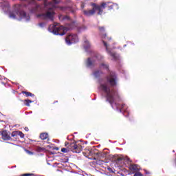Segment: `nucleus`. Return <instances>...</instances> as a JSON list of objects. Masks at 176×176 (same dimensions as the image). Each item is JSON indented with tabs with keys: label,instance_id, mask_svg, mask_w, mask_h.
I'll return each mask as SVG.
<instances>
[{
	"label": "nucleus",
	"instance_id": "nucleus-1",
	"mask_svg": "<svg viewBox=\"0 0 176 176\" xmlns=\"http://www.w3.org/2000/svg\"><path fill=\"white\" fill-rule=\"evenodd\" d=\"M118 85V76L113 72H110L109 74L104 78L99 80L98 89L102 91V96L105 97L107 101L109 102L113 109L124 113V116H129V111H126V104L118 103L120 100L118 91L113 87Z\"/></svg>",
	"mask_w": 176,
	"mask_h": 176
},
{
	"label": "nucleus",
	"instance_id": "nucleus-2",
	"mask_svg": "<svg viewBox=\"0 0 176 176\" xmlns=\"http://www.w3.org/2000/svg\"><path fill=\"white\" fill-rule=\"evenodd\" d=\"M83 47L85 52L89 53L91 57L88 58L85 61L87 68H93V67L97 64L96 61H102L104 60V56L98 54V52L91 50V44L86 36H84L83 37Z\"/></svg>",
	"mask_w": 176,
	"mask_h": 176
},
{
	"label": "nucleus",
	"instance_id": "nucleus-3",
	"mask_svg": "<svg viewBox=\"0 0 176 176\" xmlns=\"http://www.w3.org/2000/svg\"><path fill=\"white\" fill-rule=\"evenodd\" d=\"M23 5L16 4L14 6V12H10L9 17L13 20H23L26 23H28L31 20V16L29 13L23 10Z\"/></svg>",
	"mask_w": 176,
	"mask_h": 176
},
{
	"label": "nucleus",
	"instance_id": "nucleus-4",
	"mask_svg": "<svg viewBox=\"0 0 176 176\" xmlns=\"http://www.w3.org/2000/svg\"><path fill=\"white\" fill-rule=\"evenodd\" d=\"M110 3H102L100 6L96 4V3H91V6H92V10H83V13L85 16H93L96 12H98V14H102L104 9H105V6H109V10L111 9H119V6L116 3H113L109 6Z\"/></svg>",
	"mask_w": 176,
	"mask_h": 176
},
{
	"label": "nucleus",
	"instance_id": "nucleus-5",
	"mask_svg": "<svg viewBox=\"0 0 176 176\" xmlns=\"http://www.w3.org/2000/svg\"><path fill=\"white\" fill-rule=\"evenodd\" d=\"M75 28V22H72L68 25L67 27H64L63 25H60V24L55 23L52 25H50L48 28V31L54 34V35H65V32L68 31V30H72V28Z\"/></svg>",
	"mask_w": 176,
	"mask_h": 176
},
{
	"label": "nucleus",
	"instance_id": "nucleus-6",
	"mask_svg": "<svg viewBox=\"0 0 176 176\" xmlns=\"http://www.w3.org/2000/svg\"><path fill=\"white\" fill-rule=\"evenodd\" d=\"M102 39L103 45L104 47H106V51L107 52L108 54L111 56L112 60H113L114 61H118V60H120V56H119V54L112 52V50H111L109 45H108V43H107V41H110L111 38H108V36H107V34H103L102 36Z\"/></svg>",
	"mask_w": 176,
	"mask_h": 176
},
{
	"label": "nucleus",
	"instance_id": "nucleus-7",
	"mask_svg": "<svg viewBox=\"0 0 176 176\" xmlns=\"http://www.w3.org/2000/svg\"><path fill=\"white\" fill-rule=\"evenodd\" d=\"M71 151L74 153H80L82 151V146L76 144V142H72L67 148H62L61 152L63 153H68Z\"/></svg>",
	"mask_w": 176,
	"mask_h": 176
},
{
	"label": "nucleus",
	"instance_id": "nucleus-8",
	"mask_svg": "<svg viewBox=\"0 0 176 176\" xmlns=\"http://www.w3.org/2000/svg\"><path fill=\"white\" fill-rule=\"evenodd\" d=\"M78 42H79V38L76 34H69L65 38V43L68 46H70V45H72V43H76Z\"/></svg>",
	"mask_w": 176,
	"mask_h": 176
},
{
	"label": "nucleus",
	"instance_id": "nucleus-9",
	"mask_svg": "<svg viewBox=\"0 0 176 176\" xmlns=\"http://www.w3.org/2000/svg\"><path fill=\"white\" fill-rule=\"evenodd\" d=\"M0 8L5 13L9 12V3L6 0H0Z\"/></svg>",
	"mask_w": 176,
	"mask_h": 176
},
{
	"label": "nucleus",
	"instance_id": "nucleus-10",
	"mask_svg": "<svg viewBox=\"0 0 176 176\" xmlns=\"http://www.w3.org/2000/svg\"><path fill=\"white\" fill-rule=\"evenodd\" d=\"M100 69H104V71H107L108 72V71H109V65H108V63L103 62L100 64Z\"/></svg>",
	"mask_w": 176,
	"mask_h": 176
},
{
	"label": "nucleus",
	"instance_id": "nucleus-11",
	"mask_svg": "<svg viewBox=\"0 0 176 176\" xmlns=\"http://www.w3.org/2000/svg\"><path fill=\"white\" fill-rule=\"evenodd\" d=\"M2 138L5 141H9L10 140V136L8 134L6 131H3L1 133Z\"/></svg>",
	"mask_w": 176,
	"mask_h": 176
},
{
	"label": "nucleus",
	"instance_id": "nucleus-12",
	"mask_svg": "<svg viewBox=\"0 0 176 176\" xmlns=\"http://www.w3.org/2000/svg\"><path fill=\"white\" fill-rule=\"evenodd\" d=\"M129 168L131 171H140V166L137 164H131Z\"/></svg>",
	"mask_w": 176,
	"mask_h": 176
},
{
	"label": "nucleus",
	"instance_id": "nucleus-13",
	"mask_svg": "<svg viewBox=\"0 0 176 176\" xmlns=\"http://www.w3.org/2000/svg\"><path fill=\"white\" fill-rule=\"evenodd\" d=\"M102 74V72L100 70H96L93 72V75L95 78H99V76Z\"/></svg>",
	"mask_w": 176,
	"mask_h": 176
},
{
	"label": "nucleus",
	"instance_id": "nucleus-14",
	"mask_svg": "<svg viewBox=\"0 0 176 176\" xmlns=\"http://www.w3.org/2000/svg\"><path fill=\"white\" fill-rule=\"evenodd\" d=\"M49 137V134L47 133H43L40 135V138L41 140H46Z\"/></svg>",
	"mask_w": 176,
	"mask_h": 176
},
{
	"label": "nucleus",
	"instance_id": "nucleus-15",
	"mask_svg": "<svg viewBox=\"0 0 176 176\" xmlns=\"http://www.w3.org/2000/svg\"><path fill=\"white\" fill-rule=\"evenodd\" d=\"M23 94H25V96H27V97H34V94H32L30 92L23 91Z\"/></svg>",
	"mask_w": 176,
	"mask_h": 176
},
{
	"label": "nucleus",
	"instance_id": "nucleus-16",
	"mask_svg": "<svg viewBox=\"0 0 176 176\" xmlns=\"http://www.w3.org/2000/svg\"><path fill=\"white\" fill-rule=\"evenodd\" d=\"M12 137L19 136V131H13L11 134Z\"/></svg>",
	"mask_w": 176,
	"mask_h": 176
},
{
	"label": "nucleus",
	"instance_id": "nucleus-17",
	"mask_svg": "<svg viewBox=\"0 0 176 176\" xmlns=\"http://www.w3.org/2000/svg\"><path fill=\"white\" fill-rule=\"evenodd\" d=\"M86 30H87V28L85 25H82L80 28L79 31L81 32V31H85Z\"/></svg>",
	"mask_w": 176,
	"mask_h": 176
},
{
	"label": "nucleus",
	"instance_id": "nucleus-18",
	"mask_svg": "<svg viewBox=\"0 0 176 176\" xmlns=\"http://www.w3.org/2000/svg\"><path fill=\"white\" fill-rule=\"evenodd\" d=\"M18 135H19L21 138H24V133H23L21 131H18Z\"/></svg>",
	"mask_w": 176,
	"mask_h": 176
},
{
	"label": "nucleus",
	"instance_id": "nucleus-19",
	"mask_svg": "<svg viewBox=\"0 0 176 176\" xmlns=\"http://www.w3.org/2000/svg\"><path fill=\"white\" fill-rule=\"evenodd\" d=\"M46 25V23L42 22V23H38V26L41 28H43V27H45Z\"/></svg>",
	"mask_w": 176,
	"mask_h": 176
},
{
	"label": "nucleus",
	"instance_id": "nucleus-20",
	"mask_svg": "<svg viewBox=\"0 0 176 176\" xmlns=\"http://www.w3.org/2000/svg\"><path fill=\"white\" fill-rule=\"evenodd\" d=\"M63 20L71 21V18H69V16H65L63 17Z\"/></svg>",
	"mask_w": 176,
	"mask_h": 176
},
{
	"label": "nucleus",
	"instance_id": "nucleus-21",
	"mask_svg": "<svg viewBox=\"0 0 176 176\" xmlns=\"http://www.w3.org/2000/svg\"><path fill=\"white\" fill-rule=\"evenodd\" d=\"M23 176H34V174H32V173H26V174H23Z\"/></svg>",
	"mask_w": 176,
	"mask_h": 176
},
{
	"label": "nucleus",
	"instance_id": "nucleus-22",
	"mask_svg": "<svg viewBox=\"0 0 176 176\" xmlns=\"http://www.w3.org/2000/svg\"><path fill=\"white\" fill-rule=\"evenodd\" d=\"M134 176H142V175L141 173L138 172V173H135L134 174Z\"/></svg>",
	"mask_w": 176,
	"mask_h": 176
},
{
	"label": "nucleus",
	"instance_id": "nucleus-23",
	"mask_svg": "<svg viewBox=\"0 0 176 176\" xmlns=\"http://www.w3.org/2000/svg\"><path fill=\"white\" fill-rule=\"evenodd\" d=\"M99 30L102 32H104V31H105V29L104 28V27L99 28Z\"/></svg>",
	"mask_w": 176,
	"mask_h": 176
},
{
	"label": "nucleus",
	"instance_id": "nucleus-24",
	"mask_svg": "<svg viewBox=\"0 0 176 176\" xmlns=\"http://www.w3.org/2000/svg\"><path fill=\"white\" fill-rule=\"evenodd\" d=\"M98 164H104V161L102 160H99L97 162Z\"/></svg>",
	"mask_w": 176,
	"mask_h": 176
},
{
	"label": "nucleus",
	"instance_id": "nucleus-25",
	"mask_svg": "<svg viewBox=\"0 0 176 176\" xmlns=\"http://www.w3.org/2000/svg\"><path fill=\"white\" fill-rule=\"evenodd\" d=\"M24 102H29V104H31V103L32 102V100H25Z\"/></svg>",
	"mask_w": 176,
	"mask_h": 176
},
{
	"label": "nucleus",
	"instance_id": "nucleus-26",
	"mask_svg": "<svg viewBox=\"0 0 176 176\" xmlns=\"http://www.w3.org/2000/svg\"><path fill=\"white\" fill-rule=\"evenodd\" d=\"M26 152H27V153H28V155H34V153H32L28 150H26Z\"/></svg>",
	"mask_w": 176,
	"mask_h": 176
},
{
	"label": "nucleus",
	"instance_id": "nucleus-27",
	"mask_svg": "<svg viewBox=\"0 0 176 176\" xmlns=\"http://www.w3.org/2000/svg\"><path fill=\"white\" fill-rule=\"evenodd\" d=\"M70 12L72 13H75V10L72 9V8H70Z\"/></svg>",
	"mask_w": 176,
	"mask_h": 176
},
{
	"label": "nucleus",
	"instance_id": "nucleus-28",
	"mask_svg": "<svg viewBox=\"0 0 176 176\" xmlns=\"http://www.w3.org/2000/svg\"><path fill=\"white\" fill-rule=\"evenodd\" d=\"M25 104L26 105V107H30V102H26Z\"/></svg>",
	"mask_w": 176,
	"mask_h": 176
},
{
	"label": "nucleus",
	"instance_id": "nucleus-29",
	"mask_svg": "<svg viewBox=\"0 0 176 176\" xmlns=\"http://www.w3.org/2000/svg\"><path fill=\"white\" fill-rule=\"evenodd\" d=\"M81 8H82V9H84V8H85V3H82V4H81Z\"/></svg>",
	"mask_w": 176,
	"mask_h": 176
},
{
	"label": "nucleus",
	"instance_id": "nucleus-30",
	"mask_svg": "<svg viewBox=\"0 0 176 176\" xmlns=\"http://www.w3.org/2000/svg\"><path fill=\"white\" fill-rule=\"evenodd\" d=\"M145 171V174H151L150 172H148V170H144Z\"/></svg>",
	"mask_w": 176,
	"mask_h": 176
},
{
	"label": "nucleus",
	"instance_id": "nucleus-31",
	"mask_svg": "<svg viewBox=\"0 0 176 176\" xmlns=\"http://www.w3.org/2000/svg\"><path fill=\"white\" fill-rule=\"evenodd\" d=\"M25 131H29L28 127H25Z\"/></svg>",
	"mask_w": 176,
	"mask_h": 176
},
{
	"label": "nucleus",
	"instance_id": "nucleus-32",
	"mask_svg": "<svg viewBox=\"0 0 176 176\" xmlns=\"http://www.w3.org/2000/svg\"><path fill=\"white\" fill-rule=\"evenodd\" d=\"M68 145H69V143H65V146H68Z\"/></svg>",
	"mask_w": 176,
	"mask_h": 176
},
{
	"label": "nucleus",
	"instance_id": "nucleus-33",
	"mask_svg": "<svg viewBox=\"0 0 176 176\" xmlns=\"http://www.w3.org/2000/svg\"><path fill=\"white\" fill-rule=\"evenodd\" d=\"M38 151H42V148L38 147Z\"/></svg>",
	"mask_w": 176,
	"mask_h": 176
},
{
	"label": "nucleus",
	"instance_id": "nucleus-34",
	"mask_svg": "<svg viewBox=\"0 0 176 176\" xmlns=\"http://www.w3.org/2000/svg\"><path fill=\"white\" fill-rule=\"evenodd\" d=\"M127 160H128V161L130 160V158H127Z\"/></svg>",
	"mask_w": 176,
	"mask_h": 176
},
{
	"label": "nucleus",
	"instance_id": "nucleus-35",
	"mask_svg": "<svg viewBox=\"0 0 176 176\" xmlns=\"http://www.w3.org/2000/svg\"><path fill=\"white\" fill-rule=\"evenodd\" d=\"M30 113H32V111H30Z\"/></svg>",
	"mask_w": 176,
	"mask_h": 176
},
{
	"label": "nucleus",
	"instance_id": "nucleus-36",
	"mask_svg": "<svg viewBox=\"0 0 176 176\" xmlns=\"http://www.w3.org/2000/svg\"><path fill=\"white\" fill-rule=\"evenodd\" d=\"M59 19H61V16H60Z\"/></svg>",
	"mask_w": 176,
	"mask_h": 176
}]
</instances>
